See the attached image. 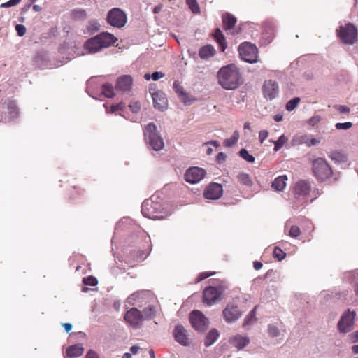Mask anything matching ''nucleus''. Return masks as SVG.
Returning <instances> with one entry per match:
<instances>
[{
    "mask_svg": "<svg viewBox=\"0 0 358 358\" xmlns=\"http://www.w3.org/2000/svg\"><path fill=\"white\" fill-rule=\"evenodd\" d=\"M268 132L266 130H261L259 133V139L261 143L266 139L268 137Z\"/></svg>",
    "mask_w": 358,
    "mask_h": 358,
    "instance_id": "nucleus-53",
    "label": "nucleus"
},
{
    "mask_svg": "<svg viewBox=\"0 0 358 358\" xmlns=\"http://www.w3.org/2000/svg\"><path fill=\"white\" fill-rule=\"evenodd\" d=\"M239 133L238 131H235L233 133V135L229 138L224 140V145L227 148H230L236 145L238 142V140L239 138Z\"/></svg>",
    "mask_w": 358,
    "mask_h": 358,
    "instance_id": "nucleus-33",
    "label": "nucleus"
},
{
    "mask_svg": "<svg viewBox=\"0 0 358 358\" xmlns=\"http://www.w3.org/2000/svg\"><path fill=\"white\" fill-rule=\"evenodd\" d=\"M102 93L107 98H112L114 96V90L111 84L106 83L102 85Z\"/></svg>",
    "mask_w": 358,
    "mask_h": 358,
    "instance_id": "nucleus-34",
    "label": "nucleus"
},
{
    "mask_svg": "<svg viewBox=\"0 0 358 358\" xmlns=\"http://www.w3.org/2000/svg\"><path fill=\"white\" fill-rule=\"evenodd\" d=\"M173 87L175 92L178 94L181 101H182L185 105L191 104V101L188 99V94L178 82L175 81L173 83Z\"/></svg>",
    "mask_w": 358,
    "mask_h": 358,
    "instance_id": "nucleus-24",
    "label": "nucleus"
},
{
    "mask_svg": "<svg viewBox=\"0 0 358 358\" xmlns=\"http://www.w3.org/2000/svg\"><path fill=\"white\" fill-rule=\"evenodd\" d=\"M133 79L129 75H123L119 77L116 82L115 88L124 92H129L131 90Z\"/></svg>",
    "mask_w": 358,
    "mask_h": 358,
    "instance_id": "nucleus-19",
    "label": "nucleus"
},
{
    "mask_svg": "<svg viewBox=\"0 0 358 358\" xmlns=\"http://www.w3.org/2000/svg\"><path fill=\"white\" fill-rule=\"evenodd\" d=\"M301 233L300 228L296 225H292L289 230V236L294 238H298Z\"/></svg>",
    "mask_w": 358,
    "mask_h": 358,
    "instance_id": "nucleus-44",
    "label": "nucleus"
},
{
    "mask_svg": "<svg viewBox=\"0 0 358 358\" xmlns=\"http://www.w3.org/2000/svg\"><path fill=\"white\" fill-rule=\"evenodd\" d=\"M164 76V73L162 71H155L152 73V79L155 81L159 80Z\"/></svg>",
    "mask_w": 358,
    "mask_h": 358,
    "instance_id": "nucleus-55",
    "label": "nucleus"
},
{
    "mask_svg": "<svg viewBox=\"0 0 358 358\" xmlns=\"http://www.w3.org/2000/svg\"><path fill=\"white\" fill-rule=\"evenodd\" d=\"M153 299V294L150 290H140L131 294L127 299L126 303L130 306L136 305L141 307L143 305L151 302Z\"/></svg>",
    "mask_w": 358,
    "mask_h": 358,
    "instance_id": "nucleus-10",
    "label": "nucleus"
},
{
    "mask_svg": "<svg viewBox=\"0 0 358 358\" xmlns=\"http://www.w3.org/2000/svg\"><path fill=\"white\" fill-rule=\"evenodd\" d=\"M143 134L148 148L155 151H159L164 148V142L163 138L154 123L150 122L147 124L143 129Z\"/></svg>",
    "mask_w": 358,
    "mask_h": 358,
    "instance_id": "nucleus-3",
    "label": "nucleus"
},
{
    "mask_svg": "<svg viewBox=\"0 0 358 358\" xmlns=\"http://www.w3.org/2000/svg\"><path fill=\"white\" fill-rule=\"evenodd\" d=\"M227 289L224 282L212 281V285L206 287L203 292V303L212 306L221 299V296Z\"/></svg>",
    "mask_w": 358,
    "mask_h": 358,
    "instance_id": "nucleus-4",
    "label": "nucleus"
},
{
    "mask_svg": "<svg viewBox=\"0 0 358 358\" xmlns=\"http://www.w3.org/2000/svg\"><path fill=\"white\" fill-rule=\"evenodd\" d=\"M314 176L320 180L329 178L332 174V170L326 159L318 157L312 162Z\"/></svg>",
    "mask_w": 358,
    "mask_h": 358,
    "instance_id": "nucleus-7",
    "label": "nucleus"
},
{
    "mask_svg": "<svg viewBox=\"0 0 358 358\" xmlns=\"http://www.w3.org/2000/svg\"><path fill=\"white\" fill-rule=\"evenodd\" d=\"M217 77L219 85L227 90H234L243 82L240 70L234 64H229L220 68Z\"/></svg>",
    "mask_w": 358,
    "mask_h": 358,
    "instance_id": "nucleus-1",
    "label": "nucleus"
},
{
    "mask_svg": "<svg viewBox=\"0 0 358 358\" xmlns=\"http://www.w3.org/2000/svg\"><path fill=\"white\" fill-rule=\"evenodd\" d=\"M268 334L271 337L275 338L279 336L280 330L275 325L270 324L268 325Z\"/></svg>",
    "mask_w": 358,
    "mask_h": 358,
    "instance_id": "nucleus-42",
    "label": "nucleus"
},
{
    "mask_svg": "<svg viewBox=\"0 0 358 358\" xmlns=\"http://www.w3.org/2000/svg\"><path fill=\"white\" fill-rule=\"evenodd\" d=\"M62 326L64 327L65 331L66 332L70 331L72 329V325L70 323H64V324H62Z\"/></svg>",
    "mask_w": 358,
    "mask_h": 358,
    "instance_id": "nucleus-63",
    "label": "nucleus"
},
{
    "mask_svg": "<svg viewBox=\"0 0 358 358\" xmlns=\"http://www.w3.org/2000/svg\"><path fill=\"white\" fill-rule=\"evenodd\" d=\"M213 274V273H207V272H203V273H201L198 278H197V280L196 282H200L206 278H207L208 277L212 275Z\"/></svg>",
    "mask_w": 358,
    "mask_h": 358,
    "instance_id": "nucleus-56",
    "label": "nucleus"
},
{
    "mask_svg": "<svg viewBox=\"0 0 358 358\" xmlns=\"http://www.w3.org/2000/svg\"><path fill=\"white\" fill-rule=\"evenodd\" d=\"M311 190V185L308 181L299 180L293 187L292 194L293 197L289 199L293 203L301 205L306 202L307 196Z\"/></svg>",
    "mask_w": 358,
    "mask_h": 358,
    "instance_id": "nucleus-6",
    "label": "nucleus"
},
{
    "mask_svg": "<svg viewBox=\"0 0 358 358\" xmlns=\"http://www.w3.org/2000/svg\"><path fill=\"white\" fill-rule=\"evenodd\" d=\"M288 138L285 135H281L277 141H271L272 143H277L281 146H283L287 141Z\"/></svg>",
    "mask_w": 358,
    "mask_h": 358,
    "instance_id": "nucleus-54",
    "label": "nucleus"
},
{
    "mask_svg": "<svg viewBox=\"0 0 358 358\" xmlns=\"http://www.w3.org/2000/svg\"><path fill=\"white\" fill-rule=\"evenodd\" d=\"M229 343L234 348L241 350L247 346L250 343V339L247 336L241 335H235L229 339Z\"/></svg>",
    "mask_w": 358,
    "mask_h": 358,
    "instance_id": "nucleus-22",
    "label": "nucleus"
},
{
    "mask_svg": "<svg viewBox=\"0 0 358 358\" xmlns=\"http://www.w3.org/2000/svg\"><path fill=\"white\" fill-rule=\"evenodd\" d=\"M215 53V50L212 45H206L200 48L199 55L203 59H208L212 57Z\"/></svg>",
    "mask_w": 358,
    "mask_h": 358,
    "instance_id": "nucleus-27",
    "label": "nucleus"
},
{
    "mask_svg": "<svg viewBox=\"0 0 358 358\" xmlns=\"http://www.w3.org/2000/svg\"><path fill=\"white\" fill-rule=\"evenodd\" d=\"M274 257L277 258L279 261L284 259L286 257V253L284 252L281 249L275 247L273 251Z\"/></svg>",
    "mask_w": 358,
    "mask_h": 358,
    "instance_id": "nucleus-46",
    "label": "nucleus"
},
{
    "mask_svg": "<svg viewBox=\"0 0 358 358\" xmlns=\"http://www.w3.org/2000/svg\"><path fill=\"white\" fill-rule=\"evenodd\" d=\"M157 198L152 196L149 199L145 200L142 203L141 213L145 217L152 220H160L163 218L161 215L162 206L160 202L157 201Z\"/></svg>",
    "mask_w": 358,
    "mask_h": 358,
    "instance_id": "nucleus-5",
    "label": "nucleus"
},
{
    "mask_svg": "<svg viewBox=\"0 0 358 358\" xmlns=\"http://www.w3.org/2000/svg\"><path fill=\"white\" fill-rule=\"evenodd\" d=\"M238 52L241 59L246 62L252 64L257 62L258 51L255 45L248 42L242 43L238 46Z\"/></svg>",
    "mask_w": 358,
    "mask_h": 358,
    "instance_id": "nucleus-9",
    "label": "nucleus"
},
{
    "mask_svg": "<svg viewBox=\"0 0 358 358\" xmlns=\"http://www.w3.org/2000/svg\"><path fill=\"white\" fill-rule=\"evenodd\" d=\"M239 156L250 163H252L255 160V158L252 155L249 154L248 150L245 148H243L239 151Z\"/></svg>",
    "mask_w": 358,
    "mask_h": 358,
    "instance_id": "nucleus-39",
    "label": "nucleus"
},
{
    "mask_svg": "<svg viewBox=\"0 0 358 358\" xmlns=\"http://www.w3.org/2000/svg\"><path fill=\"white\" fill-rule=\"evenodd\" d=\"M352 126V124L351 122H343V123L338 122L336 124L335 127L336 129H338V130H341V129L347 130V129H349L350 128H351Z\"/></svg>",
    "mask_w": 358,
    "mask_h": 358,
    "instance_id": "nucleus-48",
    "label": "nucleus"
},
{
    "mask_svg": "<svg viewBox=\"0 0 358 358\" xmlns=\"http://www.w3.org/2000/svg\"><path fill=\"white\" fill-rule=\"evenodd\" d=\"M124 320L132 327L138 329L143 320L141 312L137 308H131L125 313Z\"/></svg>",
    "mask_w": 358,
    "mask_h": 358,
    "instance_id": "nucleus-16",
    "label": "nucleus"
},
{
    "mask_svg": "<svg viewBox=\"0 0 358 358\" xmlns=\"http://www.w3.org/2000/svg\"><path fill=\"white\" fill-rule=\"evenodd\" d=\"M257 307L255 306L245 317L243 326H247L251 324L252 322H255L257 318L255 316V311Z\"/></svg>",
    "mask_w": 358,
    "mask_h": 358,
    "instance_id": "nucleus-35",
    "label": "nucleus"
},
{
    "mask_svg": "<svg viewBox=\"0 0 358 358\" xmlns=\"http://www.w3.org/2000/svg\"><path fill=\"white\" fill-rule=\"evenodd\" d=\"M287 180V177L286 175L278 176L273 180L271 184V187L274 190L281 192L285 188Z\"/></svg>",
    "mask_w": 358,
    "mask_h": 358,
    "instance_id": "nucleus-26",
    "label": "nucleus"
},
{
    "mask_svg": "<svg viewBox=\"0 0 358 358\" xmlns=\"http://www.w3.org/2000/svg\"><path fill=\"white\" fill-rule=\"evenodd\" d=\"M129 107L130 110L132 111V113H137L141 110V105L138 101L131 102L129 105Z\"/></svg>",
    "mask_w": 358,
    "mask_h": 358,
    "instance_id": "nucleus-49",
    "label": "nucleus"
},
{
    "mask_svg": "<svg viewBox=\"0 0 358 358\" xmlns=\"http://www.w3.org/2000/svg\"><path fill=\"white\" fill-rule=\"evenodd\" d=\"M71 15L73 20H84L87 17V13L83 8H75L71 10Z\"/></svg>",
    "mask_w": 358,
    "mask_h": 358,
    "instance_id": "nucleus-32",
    "label": "nucleus"
},
{
    "mask_svg": "<svg viewBox=\"0 0 358 358\" xmlns=\"http://www.w3.org/2000/svg\"><path fill=\"white\" fill-rule=\"evenodd\" d=\"M220 332L216 329H212L206 335L204 341L206 347H210L217 340Z\"/></svg>",
    "mask_w": 358,
    "mask_h": 358,
    "instance_id": "nucleus-28",
    "label": "nucleus"
},
{
    "mask_svg": "<svg viewBox=\"0 0 358 358\" xmlns=\"http://www.w3.org/2000/svg\"><path fill=\"white\" fill-rule=\"evenodd\" d=\"M139 349L140 348L138 346L133 345L130 348V351L131 352L132 354L136 355L138 353Z\"/></svg>",
    "mask_w": 358,
    "mask_h": 358,
    "instance_id": "nucleus-61",
    "label": "nucleus"
},
{
    "mask_svg": "<svg viewBox=\"0 0 358 358\" xmlns=\"http://www.w3.org/2000/svg\"><path fill=\"white\" fill-rule=\"evenodd\" d=\"M320 120H321V118L320 116H318V115L313 116L309 119L308 123H309V124L314 126L316 124H317L320 121Z\"/></svg>",
    "mask_w": 358,
    "mask_h": 358,
    "instance_id": "nucleus-57",
    "label": "nucleus"
},
{
    "mask_svg": "<svg viewBox=\"0 0 358 358\" xmlns=\"http://www.w3.org/2000/svg\"><path fill=\"white\" fill-rule=\"evenodd\" d=\"M84 348L81 344H76L69 346L66 350V357L73 358L83 355Z\"/></svg>",
    "mask_w": 358,
    "mask_h": 358,
    "instance_id": "nucleus-25",
    "label": "nucleus"
},
{
    "mask_svg": "<svg viewBox=\"0 0 358 358\" xmlns=\"http://www.w3.org/2000/svg\"><path fill=\"white\" fill-rule=\"evenodd\" d=\"M22 0H10L6 3H1V8H9L18 4Z\"/></svg>",
    "mask_w": 358,
    "mask_h": 358,
    "instance_id": "nucleus-51",
    "label": "nucleus"
},
{
    "mask_svg": "<svg viewBox=\"0 0 358 358\" xmlns=\"http://www.w3.org/2000/svg\"><path fill=\"white\" fill-rule=\"evenodd\" d=\"M222 186L218 183H211L204 191V197L207 199L215 200L218 199L222 195Z\"/></svg>",
    "mask_w": 358,
    "mask_h": 358,
    "instance_id": "nucleus-18",
    "label": "nucleus"
},
{
    "mask_svg": "<svg viewBox=\"0 0 358 358\" xmlns=\"http://www.w3.org/2000/svg\"><path fill=\"white\" fill-rule=\"evenodd\" d=\"M85 358H98L97 355L93 350H89L85 355Z\"/></svg>",
    "mask_w": 358,
    "mask_h": 358,
    "instance_id": "nucleus-59",
    "label": "nucleus"
},
{
    "mask_svg": "<svg viewBox=\"0 0 358 358\" xmlns=\"http://www.w3.org/2000/svg\"><path fill=\"white\" fill-rule=\"evenodd\" d=\"M15 30L19 36H23L26 33V27L23 24H17Z\"/></svg>",
    "mask_w": 358,
    "mask_h": 358,
    "instance_id": "nucleus-52",
    "label": "nucleus"
},
{
    "mask_svg": "<svg viewBox=\"0 0 358 358\" xmlns=\"http://www.w3.org/2000/svg\"><path fill=\"white\" fill-rule=\"evenodd\" d=\"M162 8H163L162 4H158L156 6L154 7V8L152 10V12L155 14H157V13H159L162 10Z\"/></svg>",
    "mask_w": 358,
    "mask_h": 358,
    "instance_id": "nucleus-60",
    "label": "nucleus"
},
{
    "mask_svg": "<svg viewBox=\"0 0 358 358\" xmlns=\"http://www.w3.org/2000/svg\"><path fill=\"white\" fill-rule=\"evenodd\" d=\"M186 3L194 14H199L200 13V8L196 0H186Z\"/></svg>",
    "mask_w": 358,
    "mask_h": 358,
    "instance_id": "nucleus-38",
    "label": "nucleus"
},
{
    "mask_svg": "<svg viewBox=\"0 0 358 358\" xmlns=\"http://www.w3.org/2000/svg\"><path fill=\"white\" fill-rule=\"evenodd\" d=\"M237 180L241 184L251 187L252 185V181L249 174L241 172L237 176Z\"/></svg>",
    "mask_w": 358,
    "mask_h": 358,
    "instance_id": "nucleus-31",
    "label": "nucleus"
},
{
    "mask_svg": "<svg viewBox=\"0 0 358 358\" xmlns=\"http://www.w3.org/2000/svg\"><path fill=\"white\" fill-rule=\"evenodd\" d=\"M154 107L161 111L166 108L167 101L164 96V94L158 92L152 94Z\"/></svg>",
    "mask_w": 358,
    "mask_h": 358,
    "instance_id": "nucleus-21",
    "label": "nucleus"
},
{
    "mask_svg": "<svg viewBox=\"0 0 358 358\" xmlns=\"http://www.w3.org/2000/svg\"><path fill=\"white\" fill-rule=\"evenodd\" d=\"M175 340L180 345L187 346L189 344L186 329L182 325H177L173 331Z\"/></svg>",
    "mask_w": 358,
    "mask_h": 358,
    "instance_id": "nucleus-20",
    "label": "nucleus"
},
{
    "mask_svg": "<svg viewBox=\"0 0 358 358\" xmlns=\"http://www.w3.org/2000/svg\"><path fill=\"white\" fill-rule=\"evenodd\" d=\"M355 317L356 313L355 310L350 309L345 310L338 322L339 331L343 334L351 331L355 326Z\"/></svg>",
    "mask_w": 358,
    "mask_h": 358,
    "instance_id": "nucleus-11",
    "label": "nucleus"
},
{
    "mask_svg": "<svg viewBox=\"0 0 358 358\" xmlns=\"http://www.w3.org/2000/svg\"><path fill=\"white\" fill-rule=\"evenodd\" d=\"M243 315L239 307L232 303H228L222 310V317L228 324L236 322Z\"/></svg>",
    "mask_w": 358,
    "mask_h": 358,
    "instance_id": "nucleus-14",
    "label": "nucleus"
},
{
    "mask_svg": "<svg viewBox=\"0 0 358 358\" xmlns=\"http://www.w3.org/2000/svg\"><path fill=\"white\" fill-rule=\"evenodd\" d=\"M352 336L353 338L354 343L358 342V331H355Z\"/></svg>",
    "mask_w": 358,
    "mask_h": 358,
    "instance_id": "nucleus-64",
    "label": "nucleus"
},
{
    "mask_svg": "<svg viewBox=\"0 0 358 358\" xmlns=\"http://www.w3.org/2000/svg\"><path fill=\"white\" fill-rule=\"evenodd\" d=\"M262 91L264 98L267 100L271 101L278 95V84L277 82L271 80H266L263 85Z\"/></svg>",
    "mask_w": 358,
    "mask_h": 358,
    "instance_id": "nucleus-17",
    "label": "nucleus"
},
{
    "mask_svg": "<svg viewBox=\"0 0 358 358\" xmlns=\"http://www.w3.org/2000/svg\"><path fill=\"white\" fill-rule=\"evenodd\" d=\"M157 310L154 305H149L145 307L142 313L143 320H152L156 315Z\"/></svg>",
    "mask_w": 358,
    "mask_h": 358,
    "instance_id": "nucleus-29",
    "label": "nucleus"
},
{
    "mask_svg": "<svg viewBox=\"0 0 358 358\" xmlns=\"http://www.w3.org/2000/svg\"><path fill=\"white\" fill-rule=\"evenodd\" d=\"M107 21L114 27L122 28L127 22V14L120 8H114L108 12Z\"/></svg>",
    "mask_w": 358,
    "mask_h": 358,
    "instance_id": "nucleus-12",
    "label": "nucleus"
},
{
    "mask_svg": "<svg viewBox=\"0 0 358 358\" xmlns=\"http://www.w3.org/2000/svg\"><path fill=\"white\" fill-rule=\"evenodd\" d=\"M8 110L11 119L15 118L18 115V110L15 102L11 101L8 105Z\"/></svg>",
    "mask_w": 358,
    "mask_h": 358,
    "instance_id": "nucleus-37",
    "label": "nucleus"
},
{
    "mask_svg": "<svg viewBox=\"0 0 358 358\" xmlns=\"http://www.w3.org/2000/svg\"><path fill=\"white\" fill-rule=\"evenodd\" d=\"M216 42L220 45L221 51L224 52L227 48L225 38L220 29H217L213 34Z\"/></svg>",
    "mask_w": 358,
    "mask_h": 358,
    "instance_id": "nucleus-30",
    "label": "nucleus"
},
{
    "mask_svg": "<svg viewBox=\"0 0 358 358\" xmlns=\"http://www.w3.org/2000/svg\"><path fill=\"white\" fill-rule=\"evenodd\" d=\"M253 266L255 270H259L262 267V264L259 262H253Z\"/></svg>",
    "mask_w": 358,
    "mask_h": 358,
    "instance_id": "nucleus-62",
    "label": "nucleus"
},
{
    "mask_svg": "<svg viewBox=\"0 0 358 358\" xmlns=\"http://www.w3.org/2000/svg\"><path fill=\"white\" fill-rule=\"evenodd\" d=\"M189 320L192 327L200 332L204 331L209 324L208 318L201 311L197 310L191 312Z\"/></svg>",
    "mask_w": 358,
    "mask_h": 358,
    "instance_id": "nucleus-13",
    "label": "nucleus"
},
{
    "mask_svg": "<svg viewBox=\"0 0 358 358\" xmlns=\"http://www.w3.org/2000/svg\"><path fill=\"white\" fill-rule=\"evenodd\" d=\"M83 282L85 285L89 286H94L98 283V281L96 278L93 276H89L87 278H84Z\"/></svg>",
    "mask_w": 358,
    "mask_h": 358,
    "instance_id": "nucleus-47",
    "label": "nucleus"
},
{
    "mask_svg": "<svg viewBox=\"0 0 358 358\" xmlns=\"http://www.w3.org/2000/svg\"><path fill=\"white\" fill-rule=\"evenodd\" d=\"M273 32H274V31L271 26L265 27L264 32L263 34H264V36L266 38L267 43L271 42L273 35H274Z\"/></svg>",
    "mask_w": 358,
    "mask_h": 358,
    "instance_id": "nucleus-43",
    "label": "nucleus"
},
{
    "mask_svg": "<svg viewBox=\"0 0 358 358\" xmlns=\"http://www.w3.org/2000/svg\"><path fill=\"white\" fill-rule=\"evenodd\" d=\"M206 171L198 166H192L186 170L185 173V180L190 184H196L199 182L205 176Z\"/></svg>",
    "mask_w": 358,
    "mask_h": 358,
    "instance_id": "nucleus-15",
    "label": "nucleus"
},
{
    "mask_svg": "<svg viewBox=\"0 0 358 358\" xmlns=\"http://www.w3.org/2000/svg\"><path fill=\"white\" fill-rule=\"evenodd\" d=\"M300 101L301 99L299 97H294L292 99L286 103V110L287 111L293 110L294 109L296 108Z\"/></svg>",
    "mask_w": 358,
    "mask_h": 358,
    "instance_id": "nucleus-40",
    "label": "nucleus"
},
{
    "mask_svg": "<svg viewBox=\"0 0 358 358\" xmlns=\"http://www.w3.org/2000/svg\"><path fill=\"white\" fill-rule=\"evenodd\" d=\"M337 32L338 36L345 44L353 45L357 41L358 31L357 28L351 23L340 26Z\"/></svg>",
    "mask_w": 358,
    "mask_h": 358,
    "instance_id": "nucleus-8",
    "label": "nucleus"
},
{
    "mask_svg": "<svg viewBox=\"0 0 358 358\" xmlns=\"http://www.w3.org/2000/svg\"><path fill=\"white\" fill-rule=\"evenodd\" d=\"M329 157L336 162H341L345 160V156L339 152H334L329 155Z\"/></svg>",
    "mask_w": 358,
    "mask_h": 358,
    "instance_id": "nucleus-45",
    "label": "nucleus"
},
{
    "mask_svg": "<svg viewBox=\"0 0 358 358\" xmlns=\"http://www.w3.org/2000/svg\"><path fill=\"white\" fill-rule=\"evenodd\" d=\"M100 24L96 20H90L88 22V24L87 26V31L91 33L94 34L96 31H98L100 29Z\"/></svg>",
    "mask_w": 358,
    "mask_h": 358,
    "instance_id": "nucleus-36",
    "label": "nucleus"
},
{
    "mask_svg": "<svg viewBox=\"0 0 358 358\" xmlns=\"http://www.w3.org/2000/svg\"><path fill=\"white\" fill-rule=\"evenodd\" d=\"M227 156L224 152H219L216 157L217 163L221 164L226 160Z\"/></svg>",
    "mask_w": 358,
    "mask_h": 358,
    "instance_id": "nucleus-58",
    "label": "nucleus"
},
{
    "mask_svg": "<svg viewBox=\"0 0 358 358\" xmlns=\"http://www.w3.org/2000/svg\"><path fill=\"white\" fill-rule=\"evenodd\" d=\"M103 106L106 108V112L108 113H114L118 110H122L124 108V104L122 102L115 105H113L110 109L108 108L107 105L104 104Z\"/></svg>",
    "mask_w": 358,
    "mask_h": 358,
    "instance_id": "nucleus-41",
    "label": "nucleus"
},
{
    "mask_svg": "<svg viewBox=\"0 0 358 358\" xmlns=\"http://www.w3.org/2000/svg\"><path fill=\"white\" fill-rule=\"evenodd\" d=\"M334 108L338 110L341 113L347 114L349 113L350 109L349 107L344 105H336Z\"/></svg>",
    "mask_w": 358,
    "mask_h": 358,
    "instance_id": "nucleus-50",
    "label": "nucleus"
},
{
    "mask_svg": "<svg viewBox=\"0 0 358 358\" xmlns=\"http://www.w3.org/2000/svg\"><path fill=\"white\" fill-rule=\"evenodd\" d=\"M222 18L224 29L231 31L236 23V18L229 13H224Z\"/></svg>",
    "mask_w": 358,
    "mask_h": 358,
    "instance_id": "nucleus-23",
    "label": "nucleus"
},
{
    "mask_svg": "<svg viewBox=\"0 0 358 358\" xmlns=\"http://www.w3.org/2000/svg\"><path fill=\"white\" fill-rule=\"evenodd\" d=\"M115 37L108 32H102L88 39L85 43V48L88 53L93 54L113 45L116 41Z\"/></svg>",
    "mask_w": 358,
    "mask_h": 358,
    "instance_id": "nucleus-2",
    "label": "nucleus"
}]
</instances>
